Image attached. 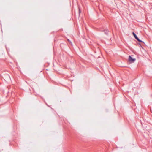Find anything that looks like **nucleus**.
<instances>
[{
	"label": "nucleus",
	"instance_id": "f257e3e1",
	"mask_svg": "<svg viewBox=\"0 0 152 152\" xmlns=\"http://www.w3.org/2000/svg\"><path fill=\"white\" fill-rule=\"evenodd\" d=\"M129 61L131 63H133L135 61L136 59L132 58V56H129Z\"/></svg>",
	"mask_w": 152,
	"mask_h": 152
},
{
	"label": "nucleus",
	"instance_id": "f03ea898",
	"mask_svg": "<svg viewBox=\"0 0 152 152\" xmlns=\"http://www.w3.org/2000/svg\"><path fill=\"white\" fill-rule=\"evenodd\" d=\"M134 35V38L139 42H143L141 40L139 39L138 38V37H137L136 34L134 33V32H133L132 33Z\"/></svg>",
	"mask_w": 152,
	"mask_h": 152
},
{
	"label": "nucleus",
	"instance_id": "7ed1b4c3",
	"mask_svg": "<svg viewBox=\"0 0 152 152\" xmlns=\"http://www.w3.org/2000/svg\"><path fill=\"white\" fill-rule=\"evenodd\" d=\"M106 34H107V31H105V32H104Z\"/></svg>",
	"mask_w": 152,
	"mask_h": 152
},
{
	"label": "nucleus",
	"instance_id": "20e7f679",
	"mask_svg": "<svg viewBox=\"0 0 152 152\" xmlns=\"http://www.w3.org/2000/svg\"><path fill=\"white\" fill-rule=\"evenodd\" d=\"M68 41L70 43H71L70 41H69V39H68Z\"/></svg>",
	"mask_w": 152,
	"mask_h": 152
}]
</instances>
